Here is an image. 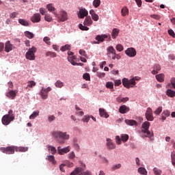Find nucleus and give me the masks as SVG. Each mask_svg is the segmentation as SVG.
Masks as SVG:
<instances>
[{
	"label": "nucleus",
	"instance_id": "1",
	"mask_svg": "<svg viewBox=\"0 0 175 175\" xmlns=\"http://www.w3.org/2000/svg\"><path fill=\"white\" fill-rule=\"evenodd\" d=\"M14 120V114L13 110H10L9 112H8V114L4 115V116L2 117L1 122L2 124L5 126L9 125L11 122Z\"/></svg>",
	"mask_w": 175,
	"mask_h": 175
},
{
	"label": "nucleus",
	"instance_id": "2",
	"mask_svg": "<svg viewBox=\"0 0 175 175\" xmlns=\"http://www.w3.org/2000/svg\"><path fill=\"white\" fill-rule=\"evenodd\" d=\"M139 78H137V77H133L132 79L129 80L127 78H123L122 79V85L126 89L133 88L135 85V81H139Z\"/></svg>",
	"mask_w": 175,
	"mask_h": 175
},
{
	"label": "nucleus",
	"instance_id": "3",
	"mask_svg": "<svg viewBox=\"0 0 175 175\" xmlns=\"http://www.w3.org/2000/svg\"><path fill=\"white\" fill-rule=\"evenodd\" d=\"M150 128V122L148 121L144 122V123L142 124V130H141V132L142 133L145 134V137H149L151 138L154 136L153 133H151L150 131H149Z\"/></svg>",
	"mask_w": 175,
	"mask_h": 175
},
{
	"label": "nucleus",
	"instance_id": "4",
	"mask_svg": "<svg viewBox=\"0 0 175 175\" xmlns=\"http://www.w3.org/2000/svg\"><path fill=\"white\" fill-rule=\"evenodd\" d=\"M36 53V48L35 46H32L31 48H29V50H27V52L26 53L25 57L27 60H35L36 59V55H34Z\"/></svg>",
	"mask_w": 175,
	"mask_h": 175
},
{
	"label": "nucleus",
	"instance_id": "5",
	"mask_svg": "<svg viewBox=\"0 0 175 175\" xmlns=\"http://www.w3.org/2000/svg\"><path fill=\"white\" fill-rule=\"evenodd\" d=\"M0 151L8 155H12L14 154L16 151V146H8L7 148L1 147L0 148Z\"/></svg>",
	"mask_w": 175,
	"mask_h": 175
},
{
	"label": "nucleus",
	"instance_id": "6",
	"mask_svg": "<svg viewBox=\"0 0 175 175\" xmlns=\"http://www.w3.org/2000/svg\"><path fill=\"white\" fill-rule=\"evenodd\" d=\"M83 170H85L83 167H77L71 172L70 175H92L90 171L88 170L83 172Z\"/></svg>",
	"mask_w": 175,
	"mask_h": 175
},
{
	"label": "nucleus",
	"instance_id": "7",
	"mask_svg": "<svg viewBox=\"0 0 175 175\" xmlns=\"http://www.w3.org/2000/svg\"><path fill=\"white\" fill-rule=\"evenodd\" d=\"M53 14L55 16L58 18L59 21L61 22H64L68 20V14L65 11H61V12H59V16L56 12H53Z\"/></svg>",
	"mask_w": 175,
	"mask_h": 175
},
{
	"label": "nucleus",
	"instance_id": "8",
	"mask_svg": "<svg viewBox=\"0 0 175 175\" xmlns=\"http://www.w3.org/2000/svg\"><path fill=\"white\" fill-rule=\"evenodd\" d=\"M51 91V88L50 87L44 88H42L41 91H40V96H41L42 99L48 98V94Z\"/></svg>",
	"mask_w": 175,
	"mask_h": 175
},
{
	"label": "nucleus",
	"instance_id": "9",
	"mask_svg": "<svg viewBox=\"0 0 175 175\" xmlns=\"http://www.w3.org/2000/svg\"><path fill=\"white\" fill-rule=\"evenodd\" d=\"M146 119L148 121H154V116H152V110L150 107L147 109L145 113Z\"/></svg>",
	"mask_w": 175,
	"mask_h": 175
},
{
	"label": "nucleus",
	"instance_id": "10",
	"mask_svg": "<svg viewBox=\"0 0 175 175\" xmlns=\"http://www.w3.org/2000/svg\"><path fill=\"white\" fill-rule=\"evenodd\" d=\"M125 54L128 57H134L137 55V51L134 48H128L127 50L125 51Z\"/></svg>",
	"mask_w": 175,
	"mask_h": 175
},
{
	"label": "nucleus",
	"instance_id": "11",
	"mask_svg": "<svg viewBox=\"0 0 175 175\" xmlns=\"http://www.w3.org/2000/svg\"><path fill=\"white\" fill-rule=\"evenodd\" d=\"M107 38H108V36L105 34L98 35L95 38L96 42H94V44H99L100 42H103L105 41V39H107Z\"/></svg>",
	"mask_w": 175,
	"mask_h": 175
},
{
	"label": "nucleus",
	"instance_id": "12",
	"mask_svg": "<svg viewBox=\"0 0 175 175\" xmlns=\"http://www.w3.org/2000/svg\"><path fill=\"white\" fill-rule=\"evenodd\" d=\"M88 15V12L86 9L82 8L79 9L78 17L81 19H83L85 17H87Z\"/></svg>",
	"mask_w": 175,
	"mask_h": 175
},
{
	"label": "nucleus",
	"instance_id": "13",
	"mask_svg": "<svg viewBox=\"0 0 175 175\" xmlns=\"http://www.w3.org/2000/svg\"><path fill=\"white\" fill-rule=\"evenodd\" d=\"M18 92L17 90H10L6 93L7 98H9V99L14 100L16 98V94Z\"/></svg>",
	"mask_w": 175,
	"mask_h": 175
},
{
	"label": "nucleus",
	"instance_id": "14",
	"mask_svg": "<svg viewBox=\"0 0 175 175\" xmlns=\"http://www.w3.org/2000/svg\"><path fill=\"white\" fill-rule=\"evenodd\" d=\"M31 21L32 23H39L41 21V15L39 13L34 14L32 15L31 17Z\"/></svg>",
	"mask_w": 175,
	"mask_h": 175
},
{
	"label": "nucleus",
	"instance_id": "15",
	"mask_svg": "<svg viewBox=\"0 0 175 175\" xmlns=\"http://www.w3.org/2000/svg\"><path fill=\"white\" fill-rule=\"evenodd\" d=\"M70 151V146L62 148L60 146L58 147V153L59 155H64V153H68Z\"/></svg>",
	"mask_w": 175,
	"mask_h": 175
},
{
	"label": "nucleus",
	"instance_id": "16",
	"mask_svg": "<svg viewBox=\"0 0 175 175\" xmlns=\"http://www.w3.org/2000/svg\"><path fill=\"white\" fill-rule=\"evenodd\" d=\"M106 146L107 148L109 150H114L116 148V145L113 142H112L111 139H106Z\"/></svg>",
	"mask_w": 175,
	"mask_h": 175
},
{
	"label": "nucleus",
	"instance_id": "17",
	"mask_svg": "<svg viewBox=\"0 0 175 175\" xmlns=\"http://www.w3.org/2000/svg\"><path fill=\"white\" fill-rule=\"evenodd\" d=\"M89 14L91 15L92 20H93L94 21H99V16L95 13L94 10H91L90 11H89Z\"/></svg>",
	"mask_w": 175,
	"mask_h": 175
},
{
	"label": "nucleus",
	"instance_id": "18",
	"mask_svg": "<svg viewBox=\"0 0 175 175\" xmlns=\"http://www.w3.org/2000/svg\"><path fill=\"white\" fill-rule=\"evenodd\" d=\"M117 53H116V50L114 49V47L109 46L107 48V55L108 57H111L112 55H116Z\"/></svg>",
	"mask_w": 175,
	"mask_h": 175
},
{
	"label": "nucleus",
	"instance_id": "19",
	"mask_svg": "<svg viewBox=\"0 0 175 175\" xmlns=\"http://www.w3.org/2000/svg\"><path fill=\"white\" fill-rule=\"evenodd\" d=\"M92 19H91L90 16H86L85 19H84L83 25L85 26L90 27L91 25H92Z\"/></svg>",
	"mask_w": 175,
	"mask_h": 175
},
{
	"label": "nucleus",
	"instance_id": "20",
	"mask_svg": "<svg viewBox=\"0 0 175 175\" xmlns=\"http://www.w3.org/2000/svg\"><path fill=\"white\" fill-rule=\"evenodd\" d=\"M129 111V107H126V105H121L120 107V113L121 114H125L126 112Z\"/></svg>",
	"mask_w": 175,
	"mask_h": 175
},
{
	"label": "nucleus",
	"instance_id": "21",
	"mask_svg": "<svg viewBox=\"0 0 175 175\" xmlns=\"http://www.w3.org/2000/svg\"><path fill=\"white\" fill-rule=\"evenodd\" d=\"M12 50H13V45L10 43V41H8L5 44V51L9 53Z\"/></svg>",
	"mask_w": 175,
	"mask_h": 175
},
{
	"label": "nucleus",
	"instance_id": "22",
	"mask_svg": "<svg viewBox=\"0 0 175 175\" xmlns=\"http://www.w3.org/2000/svg\"><path fill=\"white\" fill-rule=\"evenodd\" d=\"M161 70V67L159 66V64H155L154 66H153V70L152 71V75H157L159 73V71Z\"/></svg>",
	"mask_w": 175,
	"mask_h": 175
},
{
	"label": "nucleus",
	"instance_id": "23",
	"mask_svg": "<svg viewBox=\"0 0 175 175\" xmlns=\"http://www.w3.org/2000/svg\"><path fill=\"white\" fill-rule=\"evenodd\" d=\"M125 123L126 124H128L129 126H131L137 124V121H135V120H129V119H126Z\"/></svg>",
	"mask_w": 175,
	"mask_h": 175
},
{
	"label": "nucleus",
	"instance_id": "24",
	"mask_svg": "<svg viewBox=\"0 0 175 175\" xmlns=\"http://www.w3.org/2000/svg\"><path fill=\"white\" fill-rule=\"evenodd\" d=\"M100 116L101 118H108L109 115L107 114V112L105 110V109H100Z\"/></svg>",
	"mask_w": 175,
	"mask_h": 175
},
{
	"label": "nucleus",
	"instance_id": "25",
	"mask_svg": "<svg viewBox=\"0 0 175 175\" xmlns=\"http://www.w3.org/2000/svg\"><path fill=\"white\" fill-rule=\"evenodd\" d=\"M128 100H129V98L128 97L122 98V96H118V98H116V102H118V103H124Z\"/></svg>",
	"mask_w": 175,
	"mask_h": 175
},
{
	"label": "nucleus",
	"instance_id": "26",
	"mask_svg": "<svg viewBox=\"0 0 175 175\" xmlns=\"http://www.w3.org/2000/svg\"><path fill=\"white\" fill-rule=\"evenodd\" d=\"M170 115V113L168 110H165L163 111L161 114V119L163 121H165L166 120V118L169 117Z\"/></svg>",
	"mask_w": 175,
	"mask_h": 175
},
{
	"label": "nucleus",
	"instance_id": "27",
	"mask_svg": "<svg viewBox=\"0 0 175 175\" xmlns=\"http://www.w3.org/2000/svg\"><path fill=\"white\" fill-rule=\"evenodd\" d=\"M165 94L170 98H174L175 97V91L172 90L171 89H167Z\"/></svg>",
	"mask_w": 175,
	"mask_h": 175
},
{
	"label": "nucleus",
	"instance_id": "28",
	"mask_svg": "<svg viewBox=\"0 0 175 175\" xmlns=\"http://www.w3.org/2000/svg\"><path fill=\"white\" fill-rule=\"evenodd\" d=\"M15 150L16 152H25L26 151H28V148L27 147H17L15 146Z\"/></svg>",
	"mask_w": 175,
	"mask_h": 175
},
{
	"label": "nucleus",
	"instance_id": "29",
	"mask_svg": "<svg viewBox=\"0 0 175 175\" xmlns=\"http://www.w3.org/2000/svg\"><path fill=\"white\" fill-rule=\"evenodd\" d=\"M155 78L158 81L162 83L164 81L165 75L162 73L158 74L157 76H155Z\"/></svg>",
	"mask_w": 175,
	"mask_h": 175
},
{
	"label": "nucleus",
	"instance_id": "30",
	"mask_svg": "<svg viewBox=\"0 0 175 175\" xmlns=\"http://www.w3.org/2000/svg\"><path fill=\"white\" fill-rule=\"evenodd\" d=\"M18 23L20 25L24 26V27H29V22L27 21L25 19H18Z\"/></svg>",
	"mask_w": 175,
	"mask_h": 175
},
{
	"label": "nucleus",
	"instance_id": "31",
	"mask_svg": "<svg viewBox=\"0 0 175 175\" xmlns=\"http://www.w3.org/2000/svg\"><path fill=\"white\" fill-rule=\"evenodd\" d=\"M137 172L141 175H147V170L144 167H139L137 170Z\"/></svg>",
	"mask_w": 175,
	"mask_h": 175
},
{
	"label": "nucleus",
	"instance_id": "32",
	"mask_svg": "<svg viewBox=\"0 0 175 175\" xmlns=\"http://www.w3.org/2000/svg\"><path fill=\"white\" fill-rule=\"evenodd\" d=\"M120 33V29H113L112 31V38L116 39Z\"/></svg>",
	"mask_w": 175,
	"mask_h": 175
},
{
	"label": "nucleus",
	"instance_id": "33",
	"mask_svg": "<svg viewBox=\"0 0 175 175\" xmlns=\"http://www.w3.org/2000/svg\"><path fill=\"white\" fill-rule=\"evenodd\" d=\"M46 9H48L49 12L53 13L54 11H55V8L53 7V3H49L46 5Z\"/></svg>",
	"mask_w": 175,
	"mask_h": 175
},
{
	"label": "nucleus",
	"instance_id": "34",
	"mask_svg": "<svg viewBox=\"0 0 175 175\" xmlns=\"http://www.w3.org/2000/svg\"><path fill=\"white\" fill-rule=\"evenodd\" d=\"M120 138L123 142H127L128 139H129V135L127 134H121Z\"/></svg>",
	"mask_w": 175,
	"mask_h": 175
},
{
	"label": "nucleus",
	"instance_id": "35",
	"mask_svg": "<svg viewBox=\"0 0 175 175\" xmlns=\"http://www.w3.org/2000/svg\"><path fill=\"white\" fill-rule=\"evenodd\" d=\"M129 12V10H128V8L126 7H124V8H122V10H121V15L123 17L126 16Z\"/></svg>",
	"mask_w": 175,
	"mask_h": 175
},
{
	"label": "nucleus",
	"instance_id": "36",
	"mask_svg": "<svg viewBox=\"0 0 175 175\" xmlns=\"http://www.w3.org/2000/svg\"><path fill=\"white\" fill-rule=\"evenodd\" d=\"M55 87L62 88V87H64V83L60 80H57L56 82H55Z\"/></svg>",
	"mask_w": 175,
	"mask_h": 175
},
{
	"label": "nucleus",
	"instance_id": "37",
	"mask_svg": "<svg viewBox=\"0 0 175 175\" xmlns=\"http://www.w3.org/2000/svg\"><path fill=\"white\" fill-rule=\"evenodd\" d=\"M57 55L55 52L48 51L46 53V57H51L52 58H55Z\"/></svg>",
	"mask_w": 175,
	"mask_h": 175
},
{
	"label": "nucleus",
	"instance_id": "38",
	"mask_svg": "<svg viewBox=\"0 0 175 175\" xmlns=\"http://www.w3.org/2000/svg\"><path fill=\"white\" fill-rule=\"evenodd\" d=\"M39 116V111H33L32 114L29 116V120H34L36 118H37Z\"/></svg>",
	"mask_w": 175,
	"mask_h": 175
},
{
	"label": "nucleus",
	"instance_id": "39",
	"mask_svg": "<svg viewBox=\"0 0 175 175\" xmlns=\"http://www.w3.org/2000/svg\"><path fill=\"white\" fill-rule=\"evenodd\" d=\"M36 85V82H34L33 81H29L27 82V88H33Z\"/></svg>",
	"mask_w": 175,
	"mask_h": 175
},
{
	"label": "nucleus",
	"instance_id": "40",
	"mask_svg": "<svg viewBox=\"0 0 175 175\" xmlns=\"http://www.w3.org/2000/svg\"><path fill=\"white\" fill-rule=\"evenodd\" d=\"M25 36L29 39H33L34 38L33 33L28 31L25 32Z\"/></svg>",
	"mask_w": 175,
	"mask_h": 175
},
{
	"label": "nucleus",
	"instance_id": "41",
	"mask_svg": "<svg viewBox=\"0 0 175 175\" xmlns=\"http://www.w3.org/2000/svg\"><path fill=\"white\" fill-rule=\"evenodd\" d=\"M59 139H64L66 140H68L70 139V135H67L66 133H62L61 136L59 137Z\"/></svg>",
	"mask_w": 175,
	"mask_h": 175
},
{
	"label": "nucleus",
	"instance_id": "42",
	"mask_svg": "<svg viewBox=\"0 0 175 175\" xmlns=\"http://www.w3.org/2000/svg\"><path fill=\"white\" fill-rule=\"evenodd\" d=\"M62 133L63 132L56 131V132L52 133V135H53V137L60 138V136L62 135Z\"/></svg>",
	"mask_w": 175,
	"mask_h": 175
},
{
	"label": "nucleus",
	"instance_id": "43",
	"mask_svg": "<svg viewBox=\"0 0 175 175\" xmlns=\"http://www.w3.org/2000/svg\"><path fill=\"white\" fill-rule=\"evenodd\" d=\"M48 150H49V151H51V154H55V153H56L55 147L51 146H48Z\"/></svg>",
	"mask_w": 175,
	"mask_h": 175
},
{
	"label": "nucleus",
	"instance_id": "44",
	"mask_svg": "<svg viewBox=\"0 0 175 175\" xmlns=\"http://www.w3.org/2000/svg\"><path fill=\"white\" fill-rule=\"evenodd\" d=\"M106 88L113 90L114 88V83L113 82H107L106 83Z\"/></svg>",
	"mask_w": 175,
	"mask_h": 175
},
{
	"label": "nucleus",
	"instance_id": "45",
	"mask_svg": "<svg viewBox=\"0 0 175 175\" xmlns=\"http://www.w3.org/2000/svg\"><path fill=\"white\" fill-rule=\"evenodd\" d=\"M48 160L49 161V162H51L52 164L55 165L56 163V161L54 159V156L53 155H49L48 157Z\"/></svg>",
	"mask_w": 175,
	"mask_h": 175
},
{
	"label": "nucleus",
	"instance_id": "46",
	"mask_svg": "<svg viewBox=\"0 0 175 175\" xmlns=\"http://www.w3.org/2000/svg\"><path fill=\"white\" fill-rule=\"evenodd\" d=\"M70 44H66L64 45V46H62L60 50L61 51H68V50H70Z\"/></svg>",
	"mask_w": 175,
	"mask_h": 175
},
{
	"label": "nucleus",
	"instance_id": "47",
	"mask_svg": "<svg viewBox=\"0 0 175 175\" xmlns=\"http://www.w3.org/2000/svg\"><path fill=\"white\" fill-rule=\"evenodd\" d=\"M100 0H94V1H93L94 7L97 8L98 7L100 6Z\"/></svg>",
	"mask_w": 175,
	"mask_h": 175
},
{
	"label": "nucleus",
	"instance_id": "48",
	"mask_svg": "<svg viewBox=\"0 0 175 175\" xmlns=\"http://www.w3.org/2000/svg\"><path fill=\"white\" fill-rule=\"evenodd\" d=\"M122 167V164H116V165H112V171H116L120 168Z\"/></svg>",
	"mask_w": 175,
	"mask_h": 175
},
{
	"label": "nucleus",
	"instance_id": "49",
	"mask_svg": "<svg viewBox=\"0 0 175 175\" xmlns=\"http://www.w3.org/2000/svg\"><path fill=\"white\" fill-rule=\"evenodd\" d=\"M153 173L155 174V175H161V170L157 169V167H154L153 168Z\"/></svg>",
	"mask_w": 175,
	"mask_h": 175
},
{
	"label": "nucleus",
	"instance_id": "50",
	"mask_svg": "<svg viewBox=\"0 0 175 175\" xmlns=\"http://www.w3.org/2000/svg\"><path fill=\"white\" fill-rule=\"evenodd\" d=\"M44 21L51 22L53 21V18L51 16L50 14H46L44 15Z\"/></svg>",
	"mask_w": 175,
	"mask_h": 175
},
{
	"label": "nucleus",
	"instance_id": "51",
	"mask_svg": "<svg viewBox=\"0 0 175 175\" xmlns=\"http://www.w3.org/2000/svg\"><path fill=\"white\" fill-rule=\"evenodd\" d=\"M162 112V107H159L157 110L154 111V112H153V113H154L157 116H159L160 113H161Z\"/></svg>",
	"mask_w": 175,
	"mask_h": 175
},
{
	"label": "nucleus",
	"instance_id": "52",
	"mask_svg": "<svg viewBox=\"0 0 175 175\" xmlns=\"http://www.w3.org/2000/svg\"><path fill=\"white\" fill-rule=\"evenodd\" d=\"M44 43L48 44L49 46L51 45V38L49 37H44V39L42 40Z\"/></svg>",
	"mask_w": 175,
	"mask_h": 175
},
{
	"label": "nucleus",
	"instance_id": "53",
	"mask_svg": "<svg viewBox=\"0 0 175 175\" xmlns=\"http://www.w3.org/2000/svg\"><path fill=\"white\" fill-rule=\"evenodd\" d=\"M83 79L86 81H90V73H84L83 75Z\"/></svg>",
	"mask_w": 175,
	"mask_h": 175
},
{
	"label": "nucleus",
	"instance_id": "54",
	"mask_svg": "<svg viewBox=\"0 0 175 175\" xmlns=\"http://www.w3.org/2000/svg\"><path fill=\"white\" fill-rule=\"evenodd\" d=\"M116 51L121 52V51H124V46H122V44H119L116 45Z\"/></svg>",
	"mask_w": 175,
	"mask_h": 175
},
{
	"label": "nucleus",
	"instance_id": "55",
	"mask_svg": "<svg viewBox=\"0 0 175 175\" xmlns=\"http://www.w3.org/2000/svg\"><path fill=\"white\" fill-rule=\"evenodd\" d=\"M79 29L83 30V31H88L90 29V28L83 25L82 24L79 25Z\"/></svg>",
	"mask_w": 175,
	"mask_h": 175
},
{
	"label": "nucleus",
	"instance_id": "56",
	"mask_svg": "<svg viewBox=\"0 0 175 175\" xmlns=\"http://www.w3.org/2000/svg\"><path fill=\"white\" fill-rule=\"evenodd\" d=\"M75 109L77 110V114L79 116H83V112L82 111H80L81 109L77 105L75 106Z\"/></svg>",
	"mask_w": 175,
	"mask_h": 175
},
{
	"label": "nucleus",
	"instance_id": "57",
	"mask_svg": "<svg viewBox=\"0 0 175 175\" xmlns=\"http://www.w3.org/2000/svg\"><path fill=\"white\" fill-rule=\"evenodd\" d=\"M116 144H122V138L120 137V136L117 135L116 137Z\"/></svg>",
	"mask_w": 175,
	"mask_h": 175
},
{
	"label": "nucleus",
	"instance_id": "58",
	"mask_svg": "<svg viewBox=\"0 0 175 175\" xmlns=\"http://www.w3.org/2000/svg\"><path fill=\"white\" fill-rule=\"evenodd\" d=\"M167 33H169V35L170 36H172V38H175V33H174V30H172V29H169V30H167Z\"/></svg>",
	"mask_w": 175,
	"mask_h": 175
},
{
	"label": "nucleus",
	"instance_id": "59",
	"mask_svg": "<svg viewBox=\"0 0 175 175\" xmlns=\"http://www.w3.org/2000/svg\"><path fill=\"white\" fill-rule=\"evenodd\" d=\"M68 158L69 159H73L75 158V152H71L70 153L68 154Z\"/></svg>",
	"mask_w": 175,
	"mask_h": 175
},
{
	"label": "nucleus",
	"instance_id": "60",
	"mask_svg": "<svg viewBox=\"0 0 175 175\" xmlns=\"http://www.w3.org/2000/svg\"><path fill=\"white\" fill-rule=\"evenodd\" d=\"M150 18H152L154 20H159L161 17L158 14H152L150 15Z\"/></svg>",
	"mask_w": 175,
	"mask_h": 175
},
{
	"label": "nucleus",
	"instance_id": "61",
	"mask_svg": "<svg viewBox=\"0 0 175 175\" xmlns=\"http://www.w3.org/2000/svg\"><path fill=\"white\" fill-rule=\"evenodd\" d=\"M18 12H12L11 14H10V18H16V16H18Z\"/></svg>",
	"mask_w": 175,
	"mask_h": 175
},
{
	"label": "nucleus",
	"instance_id": "62",
	"mask_svg": "<svg viewBox=\"0 0 175 175\" xmlns=\"http://www.w3.org/2000/svg\"><path fill=\"white\" fill-rule=\"evenodd\" d=\"M170 84H172V87H174V88L175 89V78L172 77L170 79Z\"/></svg>",
	"mask_w": 175,
	"mask_h": 175
},
{
	"label": "nucleus",
	"instance_id": "63",
	"mask_svg": "<svg viewBox=\"0 0 175 175\" xmlns=\"http://www.w3.org/2000/svg\"><path fill=\"white\" fill-rule=\"evenodd\" d=\"M175 162V152H172V163L174 164Z\"/></svg>",
	"mask_w": 175,
	"mask_h": 175
},
{
	"label": "nucleus",
	"instance_id": "64",
	"mask_svg": "<svg viewBox=\"0 0 175 175\" xmlns=\"http://www.w3.org/2000/svg\"><path fill=\"white\" fill-rule=\"evenodd\" d=\"M90 116H84L83 118V122H88L90 121Z\"/></svg>",
	"mask_w": 175,
	"mask_h": 175
}]
</instances>
